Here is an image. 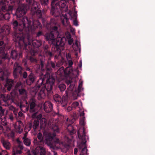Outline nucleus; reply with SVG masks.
Here are the masks:
<instances>
[{"label": "nucleus", "mask_w": 155, "mask_h": 155, "mask_svg": "<svg viewBox=\"0 0 155 155\" xmlns=\"http://www.w3.org/2000/svg\"><path fill=\"white\" fill-rule=\"evenodd\" d=\"M22 52L20 50L18 51L16 50H12L11 52L10 57L14 60H18L20 58L22 57Z\"/></svg>", "instance_id": "nucleus-17"}, {"label": "nucleus", "mask_w": 155, "mask_h": 155, "mask_svg": "<svg viewBox=\"0 0 155 155\" xmlns=\"http://www.w3.org/2000/svg\"><path fill=\"white\" fill-rule=\"evenodd\" d=\"M1 97L3 101L5 104H4L6 106H9L14 102V99L9 95L2 94Z\"/></svg>", "instance_id": "nucleus-14"}, {"label": "nucleus", "mask_w": 155, "mask_h": 155, "mask_svg": "<svg viewBox=\"0 0 155 155\" xmlns=\"http://www.w3.org/2000/svg\"><path fill=\"white\" fill-rule=\"evenodd\" d=\"M17 145L13 148L14 153L12 155H18L22 153V150L23 149L24 147L22 142L18 139L16 140Z\"/></svg>", "instance_id": "nucleus-12"}, {"label": "nucleus", "mask_w": 155, "mask_h": 155, "mask_svg": "<svg viewBox=\"0 0 155 155\" xmlns=\"http://www.w3.org/2000/svg\"><path fill=\"white\" fill-rule=\"evenodd\" d=\"M45 38L46 40H54V35L52 32L50 33H47L45 35Z\"/></svg>", "instance_id": "nucleus-29"}, {"label": "nucleus", "mask_w": 155, "mask_h": 155, "mask_svg": "<svg viewBox=\"0 0 155 155\" xmlns=\"http://www.w3.org/2000/svg\"><path fill=\"white\" fill-rule=\"evenodd\" d=\"M68 67H72V66L73 64V62L71 59H69L68 61Z\"/></svg>", "instance_id": "nucleus-50"}, {"label": "nucleus", "mask_w": 155, "mask_h": 155, "mask_svg": "<svg viewBox=\"0 0 155 155\" xmlns=\"http://www.w3.org/2000/svg\"><path fill=\"white\" fill-rule=\"evenodd\" d=\"M58 28L57 26H54L53 27L52 30L54 31L57 32V34H59V33L58 31Z\"/></svg>", "instance_id": "nucleus-51"}, {"label": "nucleus", "mask_w": 155, "mask_h": 155, "mask_svg": "<svg viewBox=\"0 0 155 155\" xmlns=\"http://www.w3.org/2000/svg\"><path fill=\"white\" fill-rule=\"evenodd\" d=\"M28 20L30 21L28 27L29 28V31L28 32H26V43L28 46V49H26V51L28 53H30L32 55H34L37 52L31 45V38L30 35L33 34L35 30L37 28L39 30H41L42 26L41 23L38 20H35L33 22V25L31 26V21L29 19Z\"/></svg>", "instance_id": "nucleus-4"}, {"label": "nucleus", "mask_w": 155, "mask_h": 155, "mask_svg": "<svg viewBox=\"0 0 155 155\" xmlns=\"http://www.w3.org/2000/svg\"><path fill=\"white\" fill-rule=\"evenodd\" d=\"M78 117V115L76 114H74L73 119L75 120L76 119H77Z\"/></svg>", "instance_id": "nucleus-52"}, {"label": "nucleus", "mask_w": 155, "mask_h": 155, "mask_svg": "<svg viewBox=\"0 0 155 155\" xmlns=\"http://www.w3.org/2000/svg\"><path fill=\"white\" fill-rule=\"evenodd\" d=\"M39 124V121L37 120H35L33 122V124L32 126V124L30 123L29 124L30 128L32 127L33 128L34 130L35 131L37 127L38 126Z\"/></svg>", "instance_id": "nucleus-27"}, {"label": "nucleus", "mask_w": 155, "mask_h": 155, "mask_svg": "<svg viewBox=\"0 0 155 155\" xmlns=\"http://www.w3.org/2000/svg\"><path fill=\"white\" fill-rule=\"evenodd\" d=\"M13 84V81L7 79L6 83L5 85V87L7 88L8 90L10 91L12 87Z\"/></svg>", "instance_id": "nucleus-22"}, {"label": "nucleus", "mask_w": 155, "mask_h": 155, "mask_svg": "<svg viewBox=\"0 0 155 155\" xmlns=\"http://www.w3.org/2000/svg\"><path fill=\"white\" fill-rule=\"evenodd\" d=\"M53 98L55 101L58 104H61L62 98L60 95L58 94H55L53 96Z\"/></svg>", "instance_id": "nucleus-28"}, {"label": "nucleus", "mask_w": 155, "mask_h": 155, "mask_svg": "<svg viewBox=\"0 0 155 155\" xmlns=\"http://www.w3.org/2000/svg\"><path fill=\"white\" fill-rule=\"evenodd\" d=\"M20 94L21 95H25L26 94V91L25 89L21 87L19 88L18 90Z\"/></svg>", "instance_id": "nucleus-37"}, {"label": "nucleus", "mask_w": 155, "mask_h": 155, "mask_svg": "<svg viewBox=\"0 0 155 155\" xmlns=\"http://www.w3.org/2000/svg\"><path fill=\"white\" fill-rule=\"evenodd\" d=\"M2 38L0 36V64L8 62L10 60L8 53L5 51V45Z\"/></svg>", "instance_id": "nucleus-9"}, {"label": "nucleus", "mask_w": 155, "mask_h": 155, "mask_svg": "<svg viewBox=\"0 0 155 155\" xmlns=\"http://www.w3.org/2000/svg\"><path fill=\"white\" fill-rule=\"evenodd\" d=\"M78 71L77 69L74 70L72 69V67H67L64 71V73L65 75L67 76H74L76 74L78 77Z\"/></svg>", "instance_id": "nucleus-13"}, {"label": "nucleus", "mask_w": 155, "mask_h": 155, "mask_svg": "<svg viewBox=\"0 0 155 155\" xmlns=\"http://www.w3.org/2000/svg\"><path fill=\"white\" fill-rule=\"evenodd\" d=\"M75 82H72L71 80H69L68 82V84H70L69 87L66 91V95L64 96L62 98L61 105L63 107H64L67 105L68 100V96H74L77 93L76 88L75 87Z\"/></svg>", "instance_id": "nucleus-7"}, {"label": "nucleus", "mask_w": 155, "mask_h": 155, "mask_svg": "<svg viewBox=\"0 0 155 155\" xmlns=\"http://www.w3.org/2000/svg\"><path fill=\"white\" fill-rule=\"evenodd\" d=\"M13 70V75L14 78L16 79L21 78L26 79V84L28 85H30L35 80L36 77L34 74L31 73L28 76L27 72L24 71L23 68L18 62L15 63Z\"/></svg>", "instance_id": "nucleus-3"}, {"label": "nucleus", "mask_w": 155, "mask_h": 155, "mask_svg": "<svg viewBox=\"0 0 155 155\" xmlns=\"http://www.w3.org/2000/svg\"><path fill=\"white\" fill-rule=\"evenodd\" d=\"M73 40L71 39L70 40H69L68 41V43L69 44L71 45L72 44L73 42Z\"/></svg>", "instance_id": "nucleus-62"}, {"label": "nucleus", "mask_w": 155, "mask_h": 155, "mask_svg": "<svg viewBox=\"0 0 155 155\" xmlns=\"http://www.w3.org/2000/svg\"><path fill=\"white\" fill-rule=\"evenodd\" d=\"M5 111V109H3L2 107L0 106V112L4 113Z\"/></svg>", "instance_id": "nucleus-59"}, {"label": "nucleus", "mask_w": 155, "mask_h": 155, "mask_svg": "<svg viewBox=\"0 0 155 155\" xmlns=\"http://www.w3.org/2000/svg\"><path fill=\"white\" fill-rule=\"evenodd\" d=\"M73 24L74 25L77 26L78 25V21H77V19L74 20H73Z\"/></svg>", "instance_id": "nucleus-55"}, {"label": "nucleus", "mask_w": 155, "mask_h": 155, "mask_svg": "<svg viewBox=\"0 0 155 155\" xmlns=\"http://www.w3.org/2000/svg\"><path fill=\"white\" fill-rule=\"evenodd\" d=\"M23 115V113L21 111H19L18 113V115L20 117H22Z\"/></svg>", "instance_id": "nucleus-60"}, {"label": "nucleus", "mask_w": 155, "mask_h": 155, "mask_svg": "<svg viewBox=\"0 0 155 155\" xmlns=\"http://www.w3.org/2000/svg\"><path fill=\"white\" fill-rule=\"evenodd\" d=\"M78 150V148H75L74 149V154L76 155L77 154Z\"/></svg>", "instance_id": "nucleus-56"}, {"label": "nucleus", "mask_w": 155, "mask_h": 155, "mask_svg": "<svg viewBox=\"0 0 155 155\" xmlns=\"http://www.w3.org/2000/svg\"><path fill=\"white\" fill-rule=\"evenodd\" d=\"M9 74V71L7 68L3 67L2 68H0V78L2 80L5 79V77Z\"/></svg>", "instance_id": "nucleus-21"}, {"label": "nucleus", "mask_w": 155, "mask_h": 155, "mask_svg": "<svg viewBox=\"0 0 155 155\" xmlns=\"http://www.w3.org/2000/svg\"><path fill=\"white\" fill-rule=\"evenodd\" d=\"M58 88L61 92H63L65 90L66 86L64 84H61L58 85Z\"/></svg>", "instance_id": "nucleus-34"}, {"label": "nucleus", "mask_w": 155, "mask_h": 155, "mask_svg": "<svg viewBox=\"0 0 155 155\" xmlns=\"http://www.w3.org/2000/svg\"><path fill=\"white\" fill-rule=\"evenodd\" d=\"M49 46L48 45H46L44 47L45 51L46 50H48V49L49 48Z\"/></svg>", "instance_id": "nucleus-61"}, {"label": "nucleus", "mask_w": 155, "mask_h": 155, "mask_svg": "<svg viewBox=\"0 0 155 155\" xmlns=\"http://www.w3.org/2000/svg\"><path fill=\"white\" fill-rule=\"evenodd\" d=\"M85 120V117H83L80 119V124L81 125L84 126L85 125L84 120Z\"/></svg>", "instance_id": "nucleus-42"}, {"label": "nucleus", "mask_w": 155, "mask_h": 155, "mask_svg": "<svg viewBox=\"0 0 155 155\" xmlns=\"http://www.w3.org/2000/svg\"><path fill=\"white\" fill-rule=\"evenodd\" d=\"M67 130L68 132L70 135H72L76 132V130H75L74 127L71 125H69L67 127Z\"/></svg>", "instance_id": "nucleus-32"}, {"label": "nucleus", "mask_w": 155, "mask_h": 155, "mask_svg": "<svg viewBox=\"0 0 155 155\" xmlns=\"http://www.w3.org/2000/svg\"><path fill=\"white\" fill-rule=\"evenodd\" d=\"M32 44L33 47L36 48H38L40 47L42 44L41 41H38L37 40H34L32 41Z\"/></svg>", "instance_id": "nucleus-24"}, {"label": "nucleus", "mask_w": 155, "mask_h": 155, "mask_svg": "<svg viewBox=\"0 0 155 155\" xmlns=\"http://www.w3.org/2000/svg\"><path fill=\"white\" fill-rule=\"evenodd\" d=\"M72 108H73V107H72V106L71 107L69 106L67 108V111L68 112H69V111H71V110L72 109Z\"/></svg>", "instance_id": "nucleus-58"}, {"label": "nucleus", "mask_w": 155, "mask_h": 155, "mask_svg": "<svg viewBox=\"0 0 155 155\" xmlns=\"http://www.w3.org/2000/svg\"><path fill=\"white\" fill-rule=\"evenodd\" d=\"M29 60L31 63H37V60L35 58L34 56H30Z\"/></svg>", "instance_id": "nucleus-38"}, {"label": "nucleus", "mask_w": 155, "mask_h": 155, "mask_svg": "<svg viewBox=\"0 0 155 155\" xmlns=\"http://www.w3.org/2000/svg\"><path fill=\"white\" fill-rule=\"evenodd\" d=\"M62 143V142L60 139L57 137H54L51 149L53 150L58 149L60 148Z\"/></svg>", "instance_id": "nucleus-18"}, {"label": "nucleus", "mask_w": 155, "mask_h": 155, "mask_svg": "<svg viewBox=\"0 0 155 155\" xmlns=\"http://www.w3.org/2000/svg\"><path fill=\"white\" fill-rule=\"evenodd\" d=\"M46 55L48 56H49L50 57H52L53 56V54L49 51L46 50L45 51Z\"/></svg>", "instance_id": "nucleus-41"}, {"label": "nucleus", "mask_w": 155, "mask_h": 155, "mask_svg": "<svg viewBox=\"0 0 155 155\" xmlns=\"http://www.w3.org/2000/svg\"><path fill=\"white\" fill-rule=\"evenodd\" d=\"M49 0H41V3L42 5H47L48 3Z\"/></svg>", "instance_id": "nucleus-44"}, {"label": "nucleus", "mask_w": 155, "mask_h": 155, "mask_svg": "<svg viewBox=\"0 0 155 155\" xmlns=\"http://www.w3.org/2000/svg\"><path fill=\"white\" fill-rule=\"evenodd\" d=\"M17 130L19 133H21L22 131V129L21 128L20 126L18 127Z\"/></svg>", "instance_id": "nucleus-54"}, {"label": "nucleus", "mask_w": 155, "mask_h": 155, "mask_svg": "<svg viewBox=\"0 0 155 155\" xmlns=\"http://www.w3.org/2000/svg\"><path fill=\"white\" fill-rule=\"evenodd\" d=\"M47 124L46 120L44 118H42L40 121V129L44 130L45 129Z\"/></svg>", "instance_id": "nucleus-26"}, {"label": "nucleus", "mask_w": 155, "mask_h": 155, "mask_svg": "<svg viewBox=\"0 0 155 155\" xmlns=\"http://www.w3.org/2000/svg\"><path fill=\"white\" fill-rule=\"evenodd\" d=\"M0 32V36L2 37V40L4 42L3 40L4 37L10 33L9 26L7 25H4L1 28Z\"/></svg>", "instance_id": "nucleus-16"}, {"label": "nucleus", "mask_w": 155, "mask_h": 155, "mask_svg": "<svg viewBox=\"0 0 155 155\" xmlns=\"http://www.w3.org/2000/svg\"><path fill=\"white\" fill-rule=\"evenodd\" d=\"M24 140V144L27 146H29L31 144L30 140L28 138H25V137L23 138Z\"/></svg>", "instance_id": "nucleus-36"}, {"label": "nucleus", "mask_w": 155, "mask_h": 155, "mask_svg": "<svg viewBox=\"0 0 155 155\" xmlns=\"http://www.w3.org/2000/svg\"><path fill=\"white\" fill-rule=\"evenodd\" d=\"M4 113L0 112V119H1L2 118V117L4 116Z\"/></svg>", "instance_id": "nucleus-63"}, {"label": "nucleus", "mask_w": 155, "mask_h": 155, "mask_svg": "<svg viewBox=\"0 0 155 155\" xmlns=\"http://www.w3.org/2000/svg\"><path fill=\"white\" fill-rule=\"evenodd\" d=\"M82 86V82H81L79 84V86L78 87V91H81V87Z\"/></svg>", "instance_id": "nucleus-48"}, {"label": "nucleus", "mask_w": 155, "mask_h": 155, "mask_svg": "<svg viewBox=\"0 0 155 155\" xmlns=\"http://www.w3.org/2000/svg\"><path fill=\"white\" fill-rule=\"evenodd\" d=\"M32 15H36L37 17V18H40L42 17V14L41 11L40 10H37V11H33V13L31 14Z\"/></svg>", "instance_id": "nucleus-31"}, {"label": "nucleus", "mask_w": 155, "mask_h": 155, "mask_svg": "<svg viewBox=\"0 0 155 155\" xmlns=\"http://www.w3.org/2000/svg\"><path fill=\"white\" fill-rule=\"evenodd\" d=\"M52 128L54 132L58 133L59 132V129L57 124H53Z\"/></svg>", "instance_id": "nucleus-35"}, {"label": "nucleus", "mask_w": 155, "mask_h": 155, "mask_svg": "<svg viewBox=\"0 0 155 155\" xmlns=\"http://www.w3.org/2000/svg\"><path fill=\"white\" fill-rule=\"evenodd\" d=\"M39 10L38 7V5H37V4L36 5H34V6H33L31 8V14L33 13V11H37V10Z\"/></svg>", "instance_id": "nucleus-39"}, {"label": "nucleus", "mask_w": 155, "mask_h": 155, "mask_svg": "<svg viewBox=\"0 0 155 155\" xmlns=\"http://www.w3.org/2000/svg\"><path fill=\"white\" fill-rule=\"evenodd\" d=\"M2 143L4 147L7 150L10 149L11 145L10 143L8 141L5 140H2Z\"/></svg>", "instance_id": "nucleus-25"}, {"label": "nucleus", "mask_w": 155, "mask_h": 155, "mask_svg": "<svg viewBox=\"0 0 155 155\" xmlns=\"http://www.w3.org/2000/svg\"><path fill=\"white\" fill-rule=\"evenodd\" d=\"M30 108H29V112L30 113H34L35 112V107L36 106L35 102L33 101L29 102Z\"/></svg>", "instance_id": "nucleus-23"}, {"label": "nucleus", "mask_w": 155, "mask_h": 155, "mask_svg": "<svg viewBox=\"0 0 155 155\" xmlns=\"http://www.w3.org/2000/svg\"><path fill=\"white\" fill-rule=\"evenodd\" d=\"M42 146H37L36 148V149H37L38 150H39V153L41 155H45V149L42 147Z\"/></svg>", "instance_id": "nucleus-33"}, {"label": "nucleus", "mask_w": 155, "mask_h": 155, "mask_svg": "<svg viewBox=\"0 0 155 155\" xmlns=\"http://www.w3.org/2000/svg\"><path fill=\"white\" fill-rule=\"evenodd\" d=\"M44 35V33L43 31H41V30H39L36 34L37 37H39L41 36Z\"/></svg>", "instance_id": "nucleus-43"}, {"label": "nucleus", "mask_w": 155, "mask_h": 155, "mask_svg": "<svg viewBox=\"0 0 155 155\" xmlns=\"http://www.w3.org/2000/svg\"><path fill=\"white\" fill-rule=\"evenodd\" d=\"M22 63L24 66L25 67H27L28 66V64L27 62L25 61V60L23 61Z\"/></svg>", "instance_id": "nucleus-53"}, {"label": "nucleus", "mask_w": 155, "mask_h": 155, "mask_svg": "<svg viewBox=\"0 0 155 155\" xmlns=\"http://www.w3.org/2000/svg\"><path fill=\"white\" fill-rule=\"evenodd\" d=\"M84 112L83 111L82 112H80V117H84Z\"/></svg>", "instance_id": "nucleus-57"}, {"label": "nucleus", "mask_w": 155, "mask_h": 155, "mask_svg": "<svg viewBox=\"0 0 155 155\" xmlns=\"http://www.w3.org/2000/svg\"><path fill=\"white\" fill-rule=\"evenodd\" d=\"M21 22L18 24L17 20H15L12 23V25L14 31L12 33L14 41L18 44L19 48L25 50L28 49L26 43V32L29 31L28 27L30 21L27 17L22 18Z\"/></svg>", "instance_id": "nucleus-2"}, {"label": "nucleus", "mask_w": 155, "mask_h": 155, "mask_svg": "<svg viewBox=\"0 0 155 155\" xmlns=\"http://www.w3.org/2000/svg\"><path fill=\"white\" fill-rule=\"evenodd\" d=\"M20 108L22 111L24 112H27L29 110V106H25L24 104L21 102L20 104H19Z\"/></svg>", "instance_id": "nucleus-30"}, {"label": "nucleus", "mask_w": 155, "mask_h": 155, "mask_svg": "<svg viewBox=\"0 0 155 155\" xmlns=\"http://www.w3.org/2000/svg\"><path fill=\"white\" fill-rule=\"evenodd\" d=\"M77 11H75V12L74 13L72 16L71 17L72 18L74 19V20L77 19Z\"/></svg>", "instance_id": "nucleus-47"}, {"label": "nucleus", "mask_w": 155, "mask_h": 155, "mask_svg": "<svg viewBox=\"0 0 155 155\" xmlns=\"http://www.w3.org/2000/svg\"><path fill=\"white\" fill-rule=\"evenodd\" d=\"M53 139L54 137L52 136L51 134H49L46 135L44 140L45 144L49 147L51 149L52 148Z\"/></svg>", "instance_id": "nucleus-19"}, {"label": "nucleus", "mask_w": 155, "mask_h": 155, "mask_svg": "<svg viewBox=\"0 0 155 155\" xmlns=\"http://www.w3.org/2000/svg\"><path fill=\"white\" fill-rule=\"evenodd\" d=\"M79 105V103L78 102H74L71 105L73 108H76Z\"/></svg>", "instance_id": "nucleus-46"}, {"label": "nucleus", "mask_w": 155, "mask_h": 155, "mask_svg": "<svg viewBox=\"0 0 155 155\" xmlns=\"http://www.w3.org/2000/svg\"><path fill=\"white\" fill-rule=\"evenodd\" d=\"M65 38L63 37H58L56 39V42L55 44L52 45L51 50L53 51L54 52V58L57 59L58 57L61 55V48L63 47L64 45V40Z\"/></svg>", "instance_id": "nucleus-8"}, {"label": "nucleus", "mask_w": 155, "mask_h": 155, "mask_svg": "<svg viewBox=\"0 0 155 155\" xmlns=\"http://www.w3.org/2000/svg\"><path fill=\"white\" fill-rule=\"evenodd\" d=\"M22 85L20 82H18L17 83L15 86V88L16 90L19 89V88H20L22 87Z\"/></svg>", "instance_id": "nucleus-40"}, {"label": "nucleus", "mask_w": 155, "mask_h": 155, "mask_svg": "<svg viewBox=\"0 0 155 155\" xmlns=\"http://www.w3.org/2000/svg\"><path fill=\"white\" fill-rule=\"evenodd\" d=\"M66 4V2L64 0H61L60 2H58V0H52L51 14L54 16H58L60 11L65 7Z\"/></svg>", "instance_id": "nucleus-6"}, {"label": "nucleus", "mask_w": 155, "mask_h": 155, "mask_svg": "<svg viewBox=\"0 0 155 155\" xmlns=\"http://www.w3.org/2000/svg\"><path fill=\"white\" fill-rule=\"evenodd\" d=\"M38 140L37 138L34 139L33 143L35 146H43L44 145V141L42 134L41 133H39L37 134Z\"/></svg>", "instance_id": "nucleus-15"}, {"label": "nucleus", "mask_w": 155, "mask_h": 155, "mask_svg": "<svg viewBox=\"0 0 155 155\" xmlns=\"http://www.w3.org/2000/svg\"><path fill=\"white\" fill-rule=\"evenodd\" d=\"M2 12H0V20L3 21L5 20L4 15V13Z\"/></svg>", "instance_id": "nucleus-45"}, {"label": "nucleus", "mask_w": 155, "mask_h": 155, "mask_svg": "<svg viewBox=\"0 0 155 155\" xmlns=\"http://www.w3.org/2000/svg\"><path fill=\"white\" fill-rule=\"evenodd\" d=\"M9 119L12 120L13 119V116L12 115H10L9 116Z\"/></svg>", "instance_id": "nucleus-64"}, {"label": "nucleus", "mask_w": 155, "mask_h": 155, "mask_svg": "<svg viewBox=\"0 0 155 155\" xmlns=\"http://www.w3.org/2000/svg\"><path fill=\"white\" fill-rule=\"evenodd\" d=\"M27 9L28 7L25 5L21 4L18 6L14 15L16 16L17 20H21L22 18L27 17L25 15L27 12Z\"/></svg>", "instance_id": "nucleus-11"}, {"label": "nucleus", "mask_w": 155, "mask_h": 155, "mask_svg": "<svg viewBox=\"0 0 155 155\" xmlns=\"http://www.w3.org/2000/svg\"><path fill=\"white\" fill-rule=\"evenodd\" d=\"M40 64L38 68L41 71L46 70V74L43 78H40L37 82L36 85L40 90L38 93V99L41 100L44 99L47 94L50 96L53 94V86L55 81V78L52 75H50L52 68H55L56 66L55 63L53 61L48 62L46 66H45L44 61L40 60Z\"/></svg>", "instance_id": "nucleus-1"}, {"label": "nucleus", "mask_w": 155, "mask_h": 155, "mask_svg": "<svg viewBox=\"0 0 155 155\" xmlns=\"http://www.w3.org/2000/svg\"><path fill=\"white\" fill-rule=\"evenodd\" d=\"M8 2H5L1 0L0 2V9L4 13L5 20H8L10 17L9 11L13 9V7L8 5Z\"/></svg>", "instance_id": "nucleus-10"}, {"label": "nucleus", "mask_w": 155, "mask_h": 155, "mask_svg": "<svg viewBox=\"0 0 155 155\" xmlns=\"http://www.w3.org/2000/svg\"><path fill=\"white\" fill-rule=\"evenodd\" d=\"M78 134L79 138L82 141L78 145L80 151V155H87V147L86 145V133L85 129L83 127H81L78 131Z\"/></svg>", "instance_id": "nucleus-5"}, {"label": "nucleus", "mask_w": 155, "mask_h": 155, "mask_svg": "<svg viewBox=\"0 0 155 155\" xmlns=\"http://www.w3.org/2000/svg\"><path fill=\"white\" fill-rule=\"evenodd\" d=\"M53 104L49 101H46L44 104V109L47 113L53 110Z\"/></svg>", "instance_id": "nucleus-20"}, {"label": "nucleus", "mask_w": 155, "mask_h": 155, "mask_svg": "<svg viewBox=\"0 0 155 155\" xmlns=\"http://www.w3.org/2000/svg\"><path fill=\"white\" fill-rule=\"evenodd\" d=\"M21 1L25 2L27 4H31L32 1V0H19Z\"/></svg>", "instance_id": "nucleus-49"}]
</instances>
